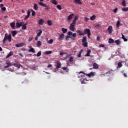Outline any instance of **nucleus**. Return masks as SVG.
<instances>
[{"label":"nucleus","mask_w":128,"mask_h":128,"mask_svg":"<svg viewBox=\"0 0 128 128\" xmlns=\"http://www.w3.org/2000/svg\"><path fill=\"white\" fill-rule=\"evenodd\" d=\"M76 24L74 23V22H72L70 26V30H72V32H74V26H76Z\"/></svg>","instance_id":"obj_3"},{"label":"nucleus","mask_w":128,"mask_h":128,"mask_svg":"<svg viewBox=\"0 0 128 128\" xmlns=\"http://www.w3.org/2000/svg\"><path fill=\"white\" fill-rule=\"evenodd\" d=\"M34 10H38V4H34Z\"/></svg>","instance_id":"obj_19"},{"label":"nucleus","mask_w":128,"mask_h":128,"mask_svg":"<svg viewBox=\"0 0 128 128\" xmlns=\"http://www.w3.org/2000/svg\"><path fill=\"white\" fill-rule=\"evenodd\" d=\"M118 12V8H115L114 10V12Z\"/></svg>","instance_id":"obj_59"},{"label":"nucleus","mask_w":128,"mask_h":128,"mask_svg":"<svg viewBox=\"0 0 128 128\" xmlns=\"http://www.w3.org/2000/svg\"><path fill=\"white\" fill-rule=\"evenodd\" d=\"M32 37L29 38L28 42H32Z\"/></svg>","instance_id":"obj_60"},{"label":"nucleus","mask_w":128,"mask_h":128,"mask_svg":"<svg viewBox=\"0 0 128 128\" xmlns=\"http://www.w3.org/2000/svg\"><path fill=\"white\" fill-rule=\"evenodd\" d=\"M86 79H84V80H82V81H81V84H86Z\"/></svg>","instance_id":"obj_51"},{"label":"nucleus","mask_w":128,"mask_h":128,"mask_svg":"<svg viewBox=\"0 0 128 128\" xmlns=\"http://www.w3.org/2000/svg\"><path fill=\"white\" fill-rule=\"evenodd\" d=\"M70 38V36H66V40H69Z\"/></svg>","instance_id":"obj_48"},{"label":"nucleus","mask_w":128,"mask_h":128,"mask_svg":"<svg viewBox=\"0 0 128 128\" xmlns=\"http://www.w3.org/2000/svg\"><path fill=\"white\" fill-rule=\"evenodd\" d=\"M122 10H123L124 12H128V7L124 8H122Z\"/></svg>","instance_id":"obj_44"},{"label":"nucleus","mask_w":128,"mask_h":128,"mask_svg":"<svg viewBox=\"0 0 128 128\" xmlns=\"http://www.w3.org/2000/svg\"><path fill=\"white\" fill-rule=\"evenodd\" d=\"M118 68H122V62H118Z\"/></svg>","instance_id":"obj_40"},{"label":"nucleus","mask_w":128,"mask_h":128,"mask_svg":"<svg viewBox=\"0 0 128 128\" xmlns=\"http://www.w3.org/2000/svg\"><path fill=\"white\" fill-rule=\"evenodd\" d=\"M24 46V43L21 42V43H19L18 44H16L15 45V46H16V48H20V46Z\"/></svg>","instance_id":"obj_8"},{"label":"nucleus","mask_w":128,"mask_h":128,"mask_svg":"<svg viewBox=\"0 0 128 128\" xmlns=\"http://www.w3.org/2000/svg\"><path fill=\"white\" fill-rule=\"evenodd\" d=\"M16 34H18V31H16V30L12 31V36L14 38V36H16Z\"/></svg>","instance_id":"obj_11"},{"label":"nucleus","mask_w":128,"mask_h":128,"mask_svg":"<svg viewBox=\"0 0 128 128\" xmlns=\"http://www.w3.org/2000/svg\"><path fill=\"white\" fill-rule=\"evenodd\" d=\"M36 16V12L32 10V16Z\"/></svg>","instance_id":"obj_58"},{"label":"nucleus","mask_w":128,"mask_h":128,"mask_svg":"<svg viewBox=\"0 0 128 128\" xmlns=\"http://www.w3.org/2000/svg\"><path fill=\"white\" fill-rule=\"evenodd\" d=\"M42 46V42L40 41H38L37 42V46L38 48H40Z\"/></svg>","instance_id":"obj_35"},{"label":"nucleus","mask_w":128,"mask_h":128,"mask_svg":"<svg viewBox=\"0 0 128 128\" xmlns=\"http://www.w3.org/2000/svg\"><path fill=\"white\" fill-rule=\"evenodd\" d=\"M68 35H69L70 36H72V32H70V31H69V32H68Z\"/></svg>","instance_id":"obj_53"},{"label":"nucleus","mask_w":128,"mask_h":128,"mask_svg":"<svg viewBox=\"0 0 128 128\" xmlns=\"http://www.w3.org/2000/svg\"><path fill=\"white\" fill-rule=\"evenodd\" d=\"M52 52L51 50L46 51L45 52L46 54H52Z\"/></svg>","instance_id":"obj_38"},{"label":"nucleus","mask_w":128,"mask_h":128,"mask_svg":"<svg viewBox=\"0 0 128 128\" xmlns=\"http://www.w3.org/2000/svg\"><path fill=\"white\" fill-rule=\"evenodd\" d=\"M38 24H40V26H42V24H44V20L40 19L39 20Z\"/></svg>","instance_id":"obj_28"},{"label":"nucleus","mask_w":128,"mask_h":128,"mask_svg":"<svg viewBox=\"0 0 128 128\" xmlns=\"http://www.w3.org/2000/svg\"><path fill=\"white\" fill-rule=\"evenodd\" d=\"M52 4H55V6L58 5V1H56V0H52Z\"/></svg>","instance_id":"obj_29"},{"label":"nucleus","mask_w":128,"mask_h":128,"mask_svg":"<svg viewBox=\"0 0 128 128\" xmlns=\"http://www.w3.org/2000/svg\"><path fill=\"white\" fill-rule=\"evenodd\" d=\"M44 8H46L45 9L47 10H50V8L49 6H48V5H46V6H45Z\"/></svg>","instance_id":"obj_52"},{"label":"nucleus","mask_w":128,"mask_h":128,"mask_svg":"<svg viewBox=\"0 0 128 128\" xmlns=\"http://www.w3.org/2000/svg\"><path fill=\"white\" fill-rule=\"evenodd\" d=\"M56 64V69H57V70H58V68H62V64L60 61H57Z\"/></svg>","instance_id":"obj_4"},{"label":"nucleus","mask_w":128,"mask_h":128,"mask_svg":"<svg viewBox=\"0 0 128 128\" xmlns=\"http://www.w3.org/2000/svg\"><path fill=\"white\" fill-rule=\"evenodd\" d=\"M76 74L78 76V78H82V75H81V76L79 75V74H84V76H86L88 78H90L91 76H94V74H96V72H90V73L86 74L84 73V72L82 71H80L79 72H77Z\"/></svg>","instance_id":"obj_1"},{"label":"nucleus","mask_w":128,"mask_h":128,"mask_svg":"<svg viewBox=\"0 0 128 128\" xmlns=\"http://www.w3.org/2000/svg\"><path fill=\"white\" fill-rule=\"evenodd\" d=\"M47 24L48 26H52V20H48Z\"/></svg>","instance_id":"obj_30"},{"label":"nucleus","mask_w":128,"mask_h":128,"mask_svg":"<svg viewBox=\"0 0 128 128\" xmlns=\"http://www.w3.org/2000/svg\"><path fill=\"white\" fill-rule=\"evenodd\" d=\"M14 54V52H10V53L6 56V58H8L10 56H12Z\"/></svg>","instance_id":"obj_17"},{"label":"nucleus","mask_w":128,"mask_h":128,"mask_svg":"<svg viewBox=\"0 0 128 128\" xmlns=\"http://www.w3.org/2000/svg\"><path fill=\"white\" fill-rule=\"evenodd\" d=\"M72 36H73V38H76V33H72Z\"/></svg>","instance_id":"obj_54"},{"label":"nucleus","mask_w":128,"mask_h":128,"mask_svg":"<svg viewBox=\"0 0 128 128\" xmlns=\"http://www.w3.org/2000/svg\"><path fill=\"white\" fill-rule=\"evenodd\" d=\"M122 6H126V1L124 0L122 2Z\"/></svg>","instance_id":"obj_50"},{"label":"nucleus","mask_w":128,"mask_h":128,"mask_svg":"<svg viewBox=\"0 0 128 128\" xmlns=\"http://www.w3.org/2000/svg\"><path fill=\"white\" fill-rule=\"evenodd\" d=\"M82 51H83V50H82L80 52L79 54L77 55V56H78V58H80V57L82 56Z\"/></svg>","instance_id":"obj_32"},{"label":"nucleus","mask_w":128,"mask_h":128,"mask_svg":"<svg viewBox=\"0 0 128 128\" xmlns=\"http://www.w3.org/2000/svg\"><path fill=\"white\" fill-rule=\"evenodd\" d=\"M102 74H103V76H106V74H110V73L108 72V70L107 72H106L105 73L102 72Z\"/></svg>","instance_id":"obj_43"},{"label":"nucleus","mask_w":128,"mask_h":128,"mask_svg":"<svg viewBox=\"0 0 128 128\" xmlns=\"http://www.w3.org/2000/svg\"><path fill=\"white\" fill-rule=\"evenodd\" d=\"M30 10H28L27 12V15L25 16L24 20H28V18H30Z\"/></svg>","instance_id":"obj_6"},{"label":"nucleus","mask_w":128,"mask_h":128,"mask_svg":"<svg viewBox=\"0 0 128 128\" xmlns=\"http://www.w3.org/2000/svg\"><path fill=\"white\" fill-rule=\"evenodd\" d=\"M74 16V14H70L68 16V18H67V20H68V22H69V20H72V16Z\"/></svg>","instance_id":"obj_10"},{"label":"nucleus","mask_w":128,"mask_h":128,"mask_svg":"<svg viewBox=\"0 0 128 128\" xmlns=\"http://www.w3.org/2000/svg\"><path fill=\"white\" fill-rule=\"evenodd\" d=\"M122 40H124V42H126L128 40V39L126 38V37L124 36V35H123L122 34Z\"/></svg>","instance_id":"obj_39"},{"label":"nucleus","mask_w":128,"mask_h":128,"mask_svg":"<svg viewBox=\"0 0 128 128\" xmlns=\"http://www.w3.org/2000/svg\"><path fill=\"white\" fill-rule=\"evenodd\" d=\"M91 20H96V15H93L90 18Z\"/></svg>","instance_id":"obj_36"},{"label":"nucleus","mask_w":128,"mask_h":128,"mask_svg":"<svg viewBox=\"0 0 128 128\" xmlns=\"http://www.w3.org/2000/svg\"><path fill=\"white\" fill-rule=\"evenodd\" d=\"M21 26H22V24H21L20 22H17L16 23V28H20Z\"/></svg>","instance_id":"obj_26"},{"label":"nucleus","mask_w":128,"mask_h":128,"mask_svg":"<svg viewBox=\"0 0 128 128\" xmlns=\"http://www.w3.org/2000/svg\"><path fill=\"white\" fill-rule=\"evenodd\" d=\"M76 32H77V34H78L79 36H84V33L82 32V30H76Z\"/></svg>","instance_id":"obj_25"},{"label":"nucleus","mask_w":128,"mask_h":128,"mask_svg":"<svg viewBox=\"0 0 128 128\" xmlns=\"http://www.w3.org/2000/svg\"><path fill=\"white\" fill-rule=\"evenodd\" d=\"M13 66H16V68H18V69L20 68V67H22V66L18 63H14V64H13Z\"/></svg>","instance_id":"obj_5"},{"label":"nucleus","mask_w":128,"mask_h":128,"mask_svg":"<svg viewBox=\"0 0 128 128\" xmlns=\"http://www.w3.org/2000/svg\"><path fill=\"white\" fill-rule=\"evenodd\" d=\"M82 45L85 48H88V42H82Z\"/></svg>","instance_id":"obj_37"},{"label":"nucleus","mask_w":128,"mask_h":128,"mask_svg":"<svg viewBox=\"0 0 128 128\" xmlns=\"http://www.w3.org/2000/svg\"><path fill=\"white\" fill-rule=\"evenodd\" d=\"M30 49L28 50V52H32V46H30Z\"/></svg>","instance_id":"obj_49"},{"label":"nucleus","mask_w":128,"mask_h":128,"mask_svg":"<svg viewBox=\"0 0 128 128\" xmlns=\"http://www.w3.org/2000/svg\"><path fill=\"white\" fill-rule=\"evenodd\" d=\"M74 57L71 56L68 60V62H74Z\"/></svg>","instance_id":"obj_24"},{"label":"nucleus","mask_w":128,"mask_h":128,"mask_svg":"<svg viewBox=\"0 0 128 128\" xmlns=\"http://www.w3.org/2000/svg\"><path fill=\"white\" fill-rule=\"evenodd\" d=\"M75 4H82L80 0H74Z\"/></svg>","instance_id":"obj_23"},{"label":"nucleus","mask_w":128,"mask_h":128,"mask_svg":"<svg viewBox=\"0 0 128 128\" xmlns=\"http://www.w3.org/2000/svg\"><path fill=\"white\" fill-rule=\"evenodd\" d=\"M87 34H88V38L90 37V34H91L90 32H89V33H88Z\"/></svg>","instance_id":"obj_61"},{"label":"nucleus","mask_w":128,"mask_h":128,"mask_svg":"<svg viewBox=\"0 0 128 128\" xmlns=\"http://www.w3.org/2000/svg\"><path fill=\"white\" fill-rule=\"evenodd\" d=\"M2 10H3L4 12H6V7H2Z\"/></svg>","instance_id":"obj_57"},{"label":"nucleus","mask_w":128,"mask_h":128,"mask_svg":"<svg viewBox=\"0 0 128 128\" xmlns=\"http://www.w3.org/2000/svg\"><path fill=\"white\" fill-rule=\"evenodd\" d=\"M6 64H7L6 66H4V68H9V66H11L12 64H10V62L9 61H7L6 62Z\"/></svg>","instance_id":"obj_9"},{"label":"nucleus","mask_w":128,"mask_h":128,"mask_svg":"<svg viewBox=\"0 0 128 128\" xmlns=\"http://www.w3.org/2000/svg\"><path fill=\"white\" fill-rule=\"evenodd\" d=\"M42 31L40 30L39 32L37 34V36H42Z\"/></svg>","instance_id":"obj_34"},{"label":"nucleus","mask_w":128,"mask_h":128,"mask_svg":"<svg viewBox=\"0 0 128 128\" xmlns=\"http://www.w3.org/2000/svg\"><path fill=\"white\" fill-rule=\"evenodd\" d=\"M10 26L12 30H14V28L16 27V22H12L10 23Z\"/></svg>","instance_id":"obj_15"},{"label":"nucleus","mask_w":128,"mask_h":128,"mask_svg":"<svg viewBox=\"0 0 128 128\" xmlns=\"http://www.w3.org/2000/svg\"><path fill=\"white\" fill-rule=\"evenodd\" d=\"M78 20V16H76L74 18V21L72 22H74V24H76V21Z\"/></svg>","instance_id":"obj_12"},{"label":"nucleus","mask_w":128,"mask_h":128,"mask_svg":"<svg viewBox=\"0 0 128 128\" xmlns=\"http://www.w3.org/2000/svg\"><path fill=\"white\" fill-rule=\"evenodd\" d=\"M62 30L63 32V34H66V32H68V29L62 28Z\"/></svg>","instance_id":"obj_31"},{"label":"nucleus","mask_w":128,"mask_h":128,"mask_svg":"<svg viewBox=\"0 0 128 128\" xmlns=\"http://www.w3.org/2000/svg\"><path fill=\"white\" fill-rule=\"evenodd\" d=\"M108 32H109V34H112V26H110L108 28Z\"/></svg>","instance_id":"obj_7"},{"label":"nucleus","mask_w":128,"mask_h":128,"mask_svg":"<svg viewBox=\"0 0 128 128\" xmlns=\"http://www.w3.org/2000/svg\"><path fill=\"white\" fill-rule=\"evenodd\" d=\"M64 38V34H62L59 36V40H62Z\"/></svg>","instance_id":"obj_13"},{"label":"nucleus","mask_w":128,"mask_h":128,"mask_svg":"<svg viewBox=\"0 0 128 128\" xmlns=\"http://www.w3.org/2000/svg\"><path fill=\"white\" fill-rule=\"evenodd\" d=\"M114 42H116V44L117 46H120L121 42L120 40H117L114 41Z\"/></svg>","instance_id":"obj_22"},{"label":"nucleus","mask_w":128,"mask_h":128,"mask_svg":"<svg viewBox=\"0 0 128 128\" xmlns=\"http://www.w3.org/2000/svg\"><path fill=\"white\" fill-rule=\"evenodd\" d=\"M48 44H52L54 42V40L50 39V40L48 41Z\"/></svg>","instance_id":"obj_46"},{"label":"nucleus","mask_w":128,"mask_h":128,"mask_svg":"<svg viewBox=\"0 0 128 128\" xmlns=\"http://www.w3.org/2000/svg\"><path fill=\"white\" fill-rule=\"evenodd\" d=\"M100 48H104V46L102 44L100 45Z\"/></svg>","instance_id":"obj_62"},{"label":"nucleus","mask_w":128,"mask_h":128,"mask_svg":"<svg viewBox=\"0 0 128 128\" xmlns=\"http://www.w3.org/2000/svg\"><path fill=\"white\" fill-rule=\"evenodd\" d=\"M98 42H100V36H98L96 38Z\"/></svg>","instance_id":"obj_64"},{"label":"nucleus","mask_w":128,"mask_h":128,"mask_svg":"<svg viewBox=\"0 0 128 128\" xmlns=\"http://www.w3.org/2000/svg\"><path fill=\"white\" fill-rule=\"evenodd\" d=\"M91 52H92V50H88L87 51V54L85 55V56H90Z\"/></svg>","instance_id":"obj_21"},{"label":"nucleus","mask_w":128,"mask_h":128,"mask_svg":"<svg viewBox=\"0 0 128 128\" xmlns=\"http://www.w3.org/2000/svg\"><path fill=\"white\" fill-rule=\"evenodd\" d=\"M42 56V52L39 51L36 54V56Z\"/></svg>","instance_id":"obj_47"},{"label":"nucleus","mask_w":128,"mask_h":128,"mask_svg":"<svg viewBox=\"0 0 128 128\" xmlns=\"http://www.w3.org/2000/svg\"><path fill=\"white\" fill-rule=\"evenodd\" d=\"M93 68L98 70V65L96 63H94L93 64Z\"/></svg>","instance_id":"obj_14"},{"label":"nucleus","mask_w":128,"mask_h":128,"mask_svg":"<svg viewBox=\"0 0 128 128\" xmlns=\"http://www.w3.org/2000/svg\"><path fill=\"white\" fill-rule=\"evenodd\" d=\"M56 6H57V8H58V10H60L62 9V6L60 4L57 5Z\"/></svg>","instance_id":"obj_45"},{"label":"nucleus","mask_w":128,"mask_h":128,"mask_svg":"<svg viewBox=\"0 0 128 128\" xmlns=\"http://www.w3.org/2000/svg\"><path fill=\"white\" fill-rule=\"evenodd\" d=\"M38 4H39V6H44V8L45 6H46V4H44L42 2H39Z\"/></svg>","instance_id":"obj_18"},{"label":"nucleus","mask_w":128,"mask_h":128,"mask_svg":"<svg viewBox=\"0 0 128 128\" xmlns=\"http://www.w3.org/2000/svg\"><path fill=\"white\" fill-rule=\"evenodd\" d=\"M87 42L86 36H84L83 37V38L82 39V42Z\"/></svg>","instance_id":"obj_33"},{"label":"nucleus","mask_w":128,"mask_h":128,"mask_svg":"<svg viewBox=\"0 0 128 128\" xmlns=\"http://www.w3.org/2000/svg\"><path fill=\"white\" fill-rule=\"evenodd\" d=\"M108 72H109V74H112V70L108 69Z\"/></svg>","instance_id":"obj_55"},{"label":"nucleus","mask_w":128,"mask_h":128,"mask_svg":"<svg viewBox=\"0 0 128 128\" xmlns=\"http://www.w3.org/2000/svg\"><path fill=\"white\" fill-rule=\"evenodd\" d=\"M19 56H22V58H23L24 55H22V53H18Z\"/></svg>","instance_id":"obj_63"},{"label":"nucleus","mask_w":128,"mask_h":128,"mask_svg":"<svg viewBox=\"0 0 128 128\" xmlns=\"http://www.w3.org/2000/svg\"><path fill=\"white\" fill-rule=\"evenodd\" d=\"M89 32H90V30L88 28H86L84 30V34H88Z\"/></svg>","instance_id":"obj_20"},{"label":"nucleus","mask_w":128,"mask_h":128,"mask_svg":"<svg viewBox=\"0 0 128 128\" xmlns=\"http://www.w3.org/2000/svg\"><path fill=\"white\" fill-rule=\"evenodd\" d=\"M62 70H66V72H68L70 70L68 68V67H63L62 68Z\"/></svg>","instance_id":"obj_27"},{"label":"nucleus","mask_w":128,"mask_h":128,"mask_svg":"<svg viewBox=\"0 0 128 128\" xmlns=\"http://www.w3.org/2000/svg\"><path fill=\"white\" fill-rule=\"evenodd\" d=\"M6 40H8L9 42H12V34H8V33L5 34L4 38L2 40V42L4 44H6Z\"/></svg>","instance_id":"obj_2"},{"label":"nucleus","mask_w":128,"mask_h":128,"mask_svg":"<svg viewBox=\"0 0 128 128\" xmlns=\"http://www.w3.org/2000/svg\"><path fill=\"white\" fill-rule=\"evenodd\" d=\"M120 20H118L116 24V28H119L120 27Z\"/></svg>","instance_id":"obj_42"},{"label":"nucleus","mask_w":128,"mask_h":128,"mask_svg":"<svg viewBox=\"0 0 128 128\" xmlns=\"http://www.w3.org/2000/svg\"><path fill=\"white\" fill-rule=\"evenodd\" d=\"M123 75L125 78H128V74L126 72H124Z\"/></svg>","instance_id":"obj_56"},{"label":"nucleus","mask_w":128,"mask_h":128,"mask_svg":"<svg viewBox=\"0 0 128 128\" xmlns=\"http://www.w3.org/2000/svg\"><path fill=\"white\" fill-rule=\"evenodd\" d=\"M26 24H24L22 26V30H26Z\"/></svg>","instance_id":"obj_41"},{"label":"nucleus","mask_w":128,"mask_h":128,"mask_svg":"<svg viewBox=\"0 0 128 128\" xmlns=\"http://www.w3.org/2000/svg\"><path fill=\"white\" fill-rule=\"evenodd\" d=\"M114 40L112 38H110L108 40V44H114Z\"/></svg>","instance_id":"obj_16"}]
</instances>
